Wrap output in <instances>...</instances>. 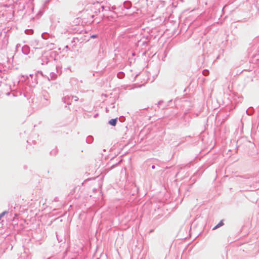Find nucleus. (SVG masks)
<instances>
[{"label":"nucleus","mask_w":259,"mask_h":259,"mask_svg":"<svg viewBox=\"0 0 259 259\" xmlns=\"http://www.w3.org/2000/svg\"><path fill=\"white\" fill-rule=\"evenodd\" d=\"M26 34H30L33 33V30L32 29H26L25 31Z\"/></svg>","instance_id":"nucleus-10"},{"label":"nucleus","mask_w":259,"mask_h":259,"mask_svg":"<svg viewBox=\"0 0 259 259\" xmlns=\"http://www.w3.org/2000/svg\"><path fill=\"white\" fill-rule=\"evenodd\" d=\"M93 140V137H89L87 139V142L88 143H91Z\"/></svg>","instance_id":"nucleus-15"},{"label":"nucleus","mask_w":259,"mask_h":259,"mask_svg":"<svg viewBox=\"0 0 259 259\" xmlns=\"http://www.w3.org/2000/svg\"><path fill=\"white\" fill-rule=\"evenodd\" d=\"M151 168H152V169H154V168H155V165H153L151 166Z\"/></svg>","instance_id":"nucleus-21"},{"label":"nucleus","mask_w":259,"mask_h":259,"mask_svg":"<svg viewBox=\"0 0 259 259\" xmlns=\"http://www.w3.org/2000/svg\"><path fill=\"white\" fill-rule=\"evenodd\" d=\"M224 223H223V220H222L218 224V225H217L215 226H214L213 228H212V230H216L218 228H220V227L222 226L223 225H224Z\"/></svg>","instance_id":"nucleus-5"},{"label":"nucleus","mask_w":259,"mask_h":259,"mask_svg":"<svg viewBox=\"0 0 259 259\" xmlns=\"http://www.w3.org/2000/svg\"><path fill=\"white\" fill-rule=\"evenodd\" d=\"M44 99L46 101V103H45V104H46V105L48 104L49 103V96H45V95H44Z\"/></svg>","instance_id":"nucleus-12"},{"label":"nucleus","mask_w":259,"mask_h":259,"mask_svg":"<svg viewBox=\"0 0 259 259\" xmlns=\"http://www.w3.org/2000/svg\"><path fill=\"white\" fill-rule=\"evenodd\" d=\"M162 102H163V101H159V102H158V104L159 105H161V104Z\"/></svg>","instance_id":"nucleus-20"},{"label":"nucleus","mask_w":259,"mask_h":259,"mask_svg":"<svg viewBox=\"0 0 259 259\" xmlns=\"http://www.w3.org/2000/svg\"><path fill=\"white\" fill-rule=\"evenodd\" d=\"M21 47L20 44H17V45H16V49H18L19 47Z\"/></svg>","instance_id":"nucleus-19"},{"label":"nucleus","mask_w":259,"mask_h":259,"mask_svg":"<svg viewBox=\"0 0 259 259\" xmlns=\"http://www.w3.org/2000/svg\"><path fill=\"white\" fill-rule=\"evenodd\" d=\"M226 6H225L223 7V10H225V8H226Z\"/></svg>","instance_id":"nucleus-22"},{"label":"nucleus","mask_w":259,"mask_h":259,"mask_svg":"<svg viewBox=\"0 0 259 259\" xmlns=\"http://www.w3.org/2000/svg\"><path fill=\"white\" fill-rule=\"evenodd\" d=\"M8 213V211H3L2 213H0V219H1V218L4 216V215L6 213Z\"/></svg>","instance_id":"nucleus-16"},{"label":"nucleus","mask_w":259,"mask_h":259,"mask_svg":"<svg viewBox=\"0 0 259 259\" xmlns=\"http://www.w3.org/2000/svg\"><path fill=\"white\" fill-rule=\"evenodd\" d=\"M44 34L43 33V34H42V35H41V36H42L43 38H44Z\"/></svg>","instance_id":"nucleus-25"},{"label":"nucleus","mask_w":259,"mask_h":259,"mask_svg":"<svg viewBox=\"0 0 259 259\" xmlns=\"http://www.w3.org/2000/svg\"><path fill=\"white\" fill-rule=\"evenodd\" d=\"M124 7H125L126 9H129V8H130V6H131V4H130V3H129V2H127V3H125V4H124Z\"/></svg>","instance_id":"nucleus-13"},{"label":"nucleus","mask_w":259,"mask_h":259,"mask_svg":"<svg viewBox=\"0 0 259 259\" xmlns=\"http://www.w3.org/2000/svg\"><path fill=\"white\" fill-rule=\"evenodd\" d=\"M226 247L227 246L225 245V244H220L219 245V248L221 251H225Z\"/></svg>","instance_id":"nucleus-6"},{"label":"nucleus","mask_w":259,"mask_h":259,"mask_svg":"<svg viewBox=\"0 0 259 259\" xmlns=\"http://www.w3.org/2000/svg\"><path fill=\"white\" fill-rule=\"evenodd\" d=\"M72 97H73V99H74V100L75 101H78V98L77 97H76V96H72Z\"/></svg>","instance_id":"nucleus-18"},{"label":"nucleus","mask_w":259,"mask_h":259,"mask_svg":"<svg viewBox=\"0 0 259 259\" xmlns=\"http://www.w3.org/2000/svg\"><path fill=\"white\" fill-rule=\"evenodd\" d=\"M98 37V35L97 34H93L91 36V37L92 38H97Z\"/></svg>","instance_id":"nucleus-17"},{"label":"nucleus","mask_w":259,"mask_h":259,"mask_svg":"<svg viewBox=\"0 0 259 259\" xmlns=\"http://www.w3.org/2000/svg\"><path fill=\"white\" fill-rule=\"evenodd\" d=\"M38 45V41L36 40H35L34 41H32L31 42V46H37Z\"/></svg>","instance_id":"nucleus-9"},{"label":"nucleus","mask_w":259,"mask_h":259,"mask_svg":"<svg viewBox=\"0 0 259 259\" xmlns=\"http://www.w3.org/2000/svg\"><path fill=\"white\" fill-rule=\"evenodd\" d=\"M73 97L72 96L67 95L64 96L62 98V101L64 103L67 104V105H71Z\"/></svg>","instance_id":"nucleus-1"},{"label":"nucleus","mask_w":259,"mask_h":259,"mask_svg":"<svg viewBox=\"0 0 259 259\" xmlns=\"http://www.w3.org/2000/svg\"><path fill=\"white\" fill-rule=\"evenodd\" d=\"M21 50H22V52L24 55H28L30 52V48H29V46H28L27 45H24V46H23L22 47Z\"/></svg>","instance_id":"nucleus-2"},{"label":"nucleus","mask_w":259,"mask_h":259,"mask_svg":"<svg viewBox=\"0 0 259 259\" xmlns=\"http://www.w3.org/2000/svg\"><path fill=\"white\" fill-rule=\"evenodd\" d=\"M57 77V75L55 72H52L50 73V77H48V79L50 80H55Z\"/></svg>","instance_id":"nucleus-3"},{"label":"nucleus","mask_w":259,"mask_h":259,"mask_svg":"<svg viewBox=\"0 0 259 259\" xmlns=\"http://www.w3.org/2000/svg\"><path fill=\"white\" fill-rule=\"evenodd\" d=\"M94 16L93 15H91V17H92V18H94Z\"/></svg>","instance_id":"nucleus-23"},{"label":"nucleus","mask_w":259,"mask_h":259,"mask_svg":"<svg viewBox=\"0 0 259 259\" xmlns=\"http://www.w3.org/2000/svg\"><path fill=\"white\" fill-rule=\"evenodd\" d=\"M124 73L123 72H119L117 74V77L119 79H122L124 77Z\"/></svg>","instance_id":"nucleus-7"},{"label":"nucleus","mask_w":259,"mask_h":259,"mask_svg":"<svg viewBox=\"0 0 259 259\" xmlns=\"http://www.w3.org/2000/svg\"><path fill=\"white\" fill-rule=\"evenodd\" d=\"M117 119H118L117 118L111 119V120H110L109 121V122H108L109 124H110V125L114 126H115L116 124V123H117Z\"/></svg>","instance_id":"nucleus-4"},{"label":"nucleus","mask_w":259,"mask_h":259,"mask_svg":"<svg viewBox=\"0 0 259 259\" xmlns=\"http://www.w3.org/2000/svg\"><path fill=\"white\" fill-rule=\"evenodd\" d=\"M41 60L42 61V62L41 63L42 65L47 64L49 61L48 59L46 57H42Z\"/></svg>","instance_id":"nucleus-8"},{"label":"nucleus","mask_w":259,"mask_h":259,"mask_svg":"<svg viewBox=\"0 0 259 259\" xmlns=\"http://www.w3.org/2000/svg\"><path fill=\"white\" fill-rule=\"evenodd\" d=\"M77 81V79L75 78H72L70 79V83L71 84H73L74 83L76 82Z\"/></svg>","instance_id":"nucleus-14"},{"label":"nucleus","mask_w":259,"mask_h":259,"mask_svg":"<svg viewBox=\"0 0 259 259\" xmlns=\"http://www.w3.org/2000/svg\"><path fill=\"white\" fill-rule=\"evenodd\" d=\"M208 73H209V71L207 69H204V70H203V71L202 72V74L204 76L208 75Z\"/></svg>","instance_id":"nucleus-11"},{"label":"nucleus","mask_w":259,"mask_h":259,"mask_svg":"<svg viewBox=\"0 0 259 259\" xmlns=\"http://www.w3.org/2000/svg\"><path fill=\"white\" fill-rule=\"evenodd\" d=\"M220 58V56H218L217 58V59H219Z\"/></svg>","instance_id":"nucleus-24"}]
</instances>
